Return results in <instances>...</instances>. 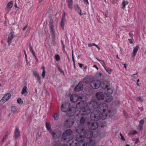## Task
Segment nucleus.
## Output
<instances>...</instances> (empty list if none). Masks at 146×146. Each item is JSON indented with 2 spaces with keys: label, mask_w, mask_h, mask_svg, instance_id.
<instances>
[{
  "label": "nucleus",
  "mask_w": 146,
  "mask_h": 146,
  "mask_svg": "<svg viewBox=\"0 0 146 146\" xmlns=\"http://www.w3.org/2000/svg\"><path fill=\"white\" fill-rule=\"evenodd\" d=\"M90 117L92 120L95 121H97L99 119H104L105 118L103 114L100 113L96 110L93 111L91 113Z\"/></svg>",
  "instance_id": "1"
},
{
  "label": "nucleus",
  "mask_w": 146,
  "mask_h": 146,
  "mask_svg": "<svg viewBox=\"0 0 146 146\" xmlns=\"http://www.w3.org/2000/svg\"><path fill=\"white\" fill-rule=\"evenodd\" d=\"M72 131L70 129H68L64 131L62 136V139L67 141L70 139L73 138L72 135Z\"/></svg>",
  "instance_id": "2"
},
{
  "label": "nucleus",
  "mask_w": 146,
  "mask_h": 146,
  "mask_svg": "<svg viewBox=\"0 0 146 146\" xmlns=\"http://www.w3.org/2000/svg\"><path fill=\"white\" fill-rule=\"evenodd\" d=\"M91 112V110L88 108L84 107L81 108L80 110V114H77L75 116L76 119L78 118L81 115H86L89 114Z\"/></svg>",
  "instance_id": "3"
},
{
  "label": "nucleus",
  "mask_w": 146,
  "mask_h": 146,
  "mask_svg": "<svg viewBox=\"0 0 146 146\" xmlns=\"http://www.w3.org/2000/svg\"><path fill=\"white\" fill-rule=\"evenodd\" d=\"M98 110L100 112V113H104L108 109V106L104 103H100L98 106Z\"/></svg>",
  "instance_id": "4"
},
{
  "label": "nucleus",
  "mask_w": 146,
  "mask_h": 146,
  "mask_svg": "<svg viewBox=\"0 0 146 146\" xmlns=\"http://www.w3.org/2000/svg\"><path fill=\"white\" fill-rule=\"evenodd\" d=\"M54 22L52 19H50L49 21V28L51 34L52 35V40H55V31L54 29Z\"/></svg>",
  "instance_id": "5"
},
{
  "label": "nucleus",
  "mask_w": 146,
  "mask_h": 146,
  "mask_svg": "<svg viewBox=\"0 0 146 146\" xmlns=\"http://www.w3.org/2000/svg\"><path fill=\"white\" fill-rule=\"evenodd\" d=\"M91 86L93 88H98L101 85V82L99 80H94L92 81L90 83Z\"/></svg>",
  "instance_id": "6"
},
{
  "label": "nucleus",
  "mask_w": 146,
  "mask_h": 146,
  "mask_svg": "<svg viewBox=\"0 0 146 146\" xmlns=\"http://www.w3.org/2000/svg\"><path fill=\"white\" fill-rule=\"evenodd\" d=\"M74 123L73 119L71 118H68L65 121L64 125L66 128H69L72 126Z\"/></svg>",
  "instance_id": "7"
},
{
  "label": "nucleus",
  "mask_w": 146,
  "mask_h": 146,
  "mask_svg": "<svg viewBox=\"0 0 146 146\" xmlns=\"http://www.w3.org/2000/svg\"><path fill=\"white\" fill-rule=\"evenodd\" d=\"M50 134L54 138H58L61 137V132L60 131L55 130L51 132Z\"/></svg>",
  "instance_id": "8"
},
{
  "label": "nucleus",
  "mask_w": 146,
  "mask_h": 146,
  "mask_svg": "<svg viewBox=\"0 0 146 146\" xmlns=\"http://www.w3.org/2000/svg\"><path fill=\"white\" fill-rule=\"evenodd\" d=\"M88 127L89 128L92 130H94L96 129L98 127V122H94L90 123H88Z\"/></svg>",
  "instance_id": "9"
},
{
  "label": "nucleus",
  "mask_w": 146,
  "mask_h": 146,
  "mask_svg": "<svg viewBox=\"0 0 146 146\" xmlns=\"http://www.w3.org/2000/svg\"><path fill=\"white\" fill-rule=\"evenodd\" d=\"M76 111V109L74 107H71L67 110L66 115L69 116H71L74 115Z\"/></svg>",
  "instance_id": "10"
},
{
  "label": "nucleus",
  "mask_w": 146,
  "mask_h": 146,
  "mask_svg": "<svg viewBox=\"0 0 146 146\" xmlns=\"http://www.w3.org/2000/svg\"><path fill=\"white\" fill-rule=\"evenodd\" d=\"M98 104L95 100H92L89 103V105L92 110H95L98 108Z\"/></svg>",
  "instance_id": "11"
},
{
  "label": "nucleus",
  "mask_w": 146,
  "mask_h": 146,
  "mask_svg": "<svg viewBox=\"0 0 146 146\" xmlns=\"http://www.w3.org/2000/svg\"><path fill=\"white\" fill-rule=\"evenodd\" d=\"M70 104L67 102H65L62 104L61 107V109L62 111L66 112L69 109Z\"/></svg>",
  "instance_id": "12"
},
{
  "label": "nucleus",
  "mask_w": 146,
  "mask_h": 146,
  "mask_svg": "<svg viewBox=\"0 0 146 146\" xmlns=\"http://www.w3.org/2000/svg\"><path fill=\"white\" fill-rule=\"evenodd\" d=\"M82 98L81 97H79L76 95H72L70 98V100L71 102H75L79 100H81Z\"/></svg>",
  "instance_id": "13"
},
{
  "label": "nucleus",
  "mask_w": 146,
  "mask_h": 146,
  "mask_svg": "<svg viewBox=\"0 0 146 146\" xmlns=\"http://www.w3.org/2000/svg\"><path fill=\"white\" fill-rule=\"evenodd\" d=\"M84 135L85 137L87 139L91 138L93 135V132L90 130H86L84 131Z\"/></svg>",
  "instance_id": "14"
},
{
  "label": "nucleus",
  "mask_w": 146,
  "mask_h": 146,
  "mask_svg": "<svg viewBox=\"0 0 146 146\" xmlns=\"http://www.w3.org/2000/svg\"><path fill=\"white\" fill-rule=\"evenodd\" d=\"M11 95L10 93H7L5 94L0 100L1 102L3 103L8 100L11 98Z\"/></svg>",
  "instance_id": "15"
},
{
  "label": "nucleus",
  "mask_w": 146,
  "mask_h": 146,
  "mask_svg": "<svg viewBox=\"0 0 146 146\" xmlns=\"http://www.w3.org/2000/svg\"><path fill=\"white\" fill-rule=\"evenodd\" d=\"M110 86L109 82L106 81H103L101 83L100 86L102 88L105 89Z\"/></svg>",
  "instance_id": "16"
},
{
  "label": "nucleus",
  "mask_w": 146,
  "mask_h": 146,
  "mask_svg": "<svg viewBox=\"0 0 146 146\" xmlns=\"http://www.w3.org/2000/svg\"><path fill=\"white\" fill-rule=\"evenodd\" d=\"M96 96L97 98L99 100H103L104 97V94L100 92H97L96 94Z\"/></svg>",
  "instance_id": "17"
},
{
  "label": "nucleus",
  "mask_w": 146,
  "mask_h": 146,
  "mask_svg": "<svg viewBox=\"0 0 146 146\" xmlns=\"http://www.w3.org/2000/svg\"><path fill=\"white\" fill-rule=\"evenodd\" d=\"M74 8L75 11L78 13L80 16H82L84 14L83 13H81L82 11L80 8L77 5H74Z\"/></svg>",
  "instance_id": "18"
},
{
  "label": "nucleus",
  "mask_w": 146,
  "mask_h": 146,
  "mask_svg": "<svg viewBox=\"0 0 146 146\" xmlns=\"http://www.w3.org/2000/svg\"><path fill=\"white\" fill-rule=\"evenodd\" d=\"M83 85L82 84L79 82L74 88V90L76 92H78L81 90L83 89Z\"/></svg>",
  "instance_id": "19"
},
{
  "label": "nucleus",
  "mask_w": 146,
  "mask_h": 146,
  "mask_svg": "<svg viewBox=\"0 0 146 146\" xmlns=\"http://www.w3.org/2000/svg\"><path fill=\"white\" fill-rule=\"evenodd\" d=\"M67 142H68L70 146H75L78 141H76V139L75 140L72 138L68 140Z\"/></svg>",
  "instance_id": "20"
},
{
  "label": "nucleus",
  "mask_w": 146,
  "mask_h": 146,
  "mask_svg": "<svg viewBox=\"0 0 146 146\" xmlns=\"http://www.w3.org/2000/svg\"><path fill=\"white\" fill-rule=\"evenodd\" d=\"M14 136L15 139L19 138L20 137V132L19 128L17 127L15 128V130L14 133Z\"/></svg>",
  "instance_id": "21"
},
{
  "label": "nucleus",
  "mask_w": 146,
  "mask_h": 146,
  "mask_svg": "<svg viewBox=\"0 0 146 146\" xmlns=\"http://www.w3.org/2000/svg\"><path fill=\"white\" fill-rule=\"evenodd\" d=\"M76 139L78 142L82 141L84 140V137L81 134H78L76 136Z\"/></svg>",
  "instance_id": "22"
},
{
  "label": "nucleus",
  "mask_w": 146,
  "mask_h": 146,
  "mask_svg": "<svg viewBox=\"0 0 146 146\" xmlns=\"http://www.w3.org/2000/svg\"><path fill=\"white\" fill-rule=\"evenodd\" d=\"M84 131V129L82 126L80 125L77 127L76 129V131L78 133H82Z\"/></svg>",
  "instance_id": "23"
},
{
  "label": "nucleus",
  "mask_w": 146,
  "mask_h": 146,
  "mask_svg": "<svg viewBox=\"0 0 146 146\" xmlns=\"http://www.w3.org/2000/svg\"><path fill=\"white\" fill-rule=\"evenodd\" d=\"M139 48V46L138 45H137L135 48H134L132 55V56L133 57H134L135 56Z\"/></svg>",
  "instance_id": "24"
},
{
  "label": "nucleus",
  "mask_w": 146,
  "mask_h": 146,
  "mask_svg": "<svg viewBox=\"0 0 146 146\" xmlns=\"http://www.w3.org/2000/svg\"><path fill=\"white\" fill-rule=\"evenodd\" d=\"M14 35L12 33H10L7 39L8 43L9 45H10L11 43V40L14 38Z\"/></svg>",
  "instance_id": "25"
},
{
  "label": "nucleus",
  "mask_w": 146,
  "mask_h": 146,
  "mask_svg": "<svg viewBox=\"0 0 146 146\" xmlns=\"http://www.w3.org/2000/svg\"><path fill=\"white\" fill-rule=\"evenodd\" d=\"M144 122L145 121L143 119H142L139 121L138 126L140 130H142L143 129V125Z\"/></svg>",
  "instance_id": "26"
},
{
  "label": "nucleus",
  "mask_w": 146,
  "mask_h": 146,
  "mask_svg": "<svg viewBox=\"0 0 146 146\" xmlns=\"http://www.w3.org/2000/svg\"><path fill=\"white\" fill-rule=\"evenodd\" d=\"M66 2L69 8L72 9L73 8V0H67Z\"/></svg>",
  "instance_id": "27"
},
{
  "label": "nucleus",
  "mask_w": 146,
  "mask_h": 146,
  "mask_svg": "<svg viewBox=\"0 0 146 146\" xmlns=\"http://www.w3.org/2000/svg\"><path fill=\"white\" fill-rule=\"evenodd\" d=\"M46 127L47 129L49 131L50 133L53 131L51 129V125L50 123H46Z\"/></svg>",
  "instance_id": "28"
},
{
  "label": "nucleus",
  "mask_w": 146,
  "mask_h": 146,
  "mask_svg": "<svg viewBox=\"0 0 146 146\" xmlns=\"http://www.w3.org/2000/svg\"><path fill=\"white\" fill-rule=\"evenodd\" d=\"M87 145V142L84 141L78 142V143L77 146H86Z\"/></svg>",
  "instance_id": "29"
},
{
  "label": "nucleus",
  "mask_w": 146,
  "mask_h": 146,
  "mask_svg": "<svg viewBox=\"0 0 146 146\" xmlns=\"http://www.w3.org/2000/svg\"><path fill=\"white\" fill-rule=\"evenodd\" d=\"M128 3L129 2L127 1L123 0L121 3L122 9H124L125 8V6L128 5Z\"/></svg>",
  "instance_id": "30"
},
{
  "label": "nucleus",
  "mask_w": 146,
  "mask_h": 146,
  "mask_svg": "<svg viewBox=\"0 0 146 146\" xmlns=\"http://www.w3.org/2000/svg\"><path fill=\"white\" fill-rule=\"evenodd\" d=\"M13 5V2L12 1H11L9 2L6 6V9H11Z\"/></svg>",
  "instance_id": "31"
},
{
  "label": "nucleus",
  "mask_w": 146,
  "mask_h": 146,
  "mask_svg": "<svg viewBox=\"0 0 146 146\" xmlns=\"http://www.w3.org/2000/svg\"><path fill=\"white\" fill-rule=\"evenodd\" d=\"M86 118L85 117L82 116L81 117L80 123L81 124H83L86 121Z\"/></svg>",
  "instance_id": "32"
},
{
  "label": "nucleus",
  "mask_w": 146,
  "mask_h": 146,
  "mask_svg": "<svg viewBox=\"0 0 146 146\" xmlns=\"http://www.w3.org/2000/svg\"><path fill=\"white\" fill-rule=\"evenodd\" d=\"M27 88L26 86H25L22 89L21 94H23L26 93V94H28V92L27 90Z\"/></svg>",
  "instance_id": "33"
},
{
  "label": "nucleus",
  "mask_w": 146,
  "mask_h": 146,
  "mask_svg": "<svg viewBox=\"0 0 146 146\" xmlns=\"http://www.w3.org/2000/svg\"><path fill=\"white\" fill-rule=\"evenodd\" d=\"M95 141L92 139L90 140L88 143V145L89 146H94L95 145Z\"/></svg>",
  "instance_id": "34"
},
{
  "label": "nucleus",
  "mask_w": 146,
  "mask_h": 146,
  "mask_svg": "<svg viewBox=\"0 0 146 146\" xmlns=\"http://www.w3.org/2000/svg\"><path fill=\"white\" fill-rule=\"evenodd\" d=\"M113 92V91L111 88H108L107 90L106 94L107 95L109 96Z\"/></svg>",
  "instance_id": "35"
},
{
  "label": "nucleus",
  "mask_w": 146,
  "mask_h": 146,
  "mask_svg": "<svg viewBox=\"0 0 146 146\" xmlns=\"http://www.w3.org/2000/svg\"><path fill=\"white\" fill-rule=\"evenodd\" d=\"M96 46L99 50H100V48L97 45H96V44H95L94 43H89V44H88V46L89 47H91L92 46Z\"/></svg>",
  "instance_id": "36"
},
{
  "label": "nucleus",
  "mask_w": 146,
  "mask_h": 146,
  "mask_svg": "<svg viewBox=\"0 0 146 146\" xmlns=\"http://www.w3.org/2000/svg\"><path fill=\"white\" fill-rule=\"evenodd\" d=\"M66 20H62L60 22V27L63 30H64V26Z\"/></svg>",
  "instance_id": "37"
},
{
  "label": "nucleus",
  "mask_w": 146,
  "mask_h": 146,
  "mask_svg": "<svg viewBox=\"0 0 146 146\" xmlns=\"http://www.w3.org/2000/svg\"><path fill=\"white\" fill-rule=\"evenodd\" d=\"M104 68L109 74H111V73L112 71V70L111 69L108 68L107 66H106Z\"/></svg>",
  "instance_id": "38"
},
{
  "label": "nucleus",
  "mask_w": 146,
  "mask_h": 146,
  "mask_svg": "<svg viewBox=\"0 0 146 146\" xmlns=\"http://www.w3.org/2000/svg\"><path fill=\"white\" fill-rule=\"evenodd\" d=\"M17 110V108L15 106H11V110L13 112L16 111Z\"/></svg>",
  "instance_id": "39"
},
{
  "label": "nucleus",
  "mask_w": 146,
  "mask_h": 146,
  "mask_svg": "<svg viewBox=\"0 0 146 146\" xmlns=\"http://www.w3.org/2000/svg\"><path fill=\"white\" fill-rule=\"evenodd\" d=\"M55 58L56 60L57 61H59L60 59V57L59 54H56L55 56Z\"/></svg>",
  "instance_id": "40"
},
{
  "label": "nucleus",
  "mask_w": 146,
  "mask_h": 146,
  "mask_svg": "<svg viewBox=\"0 0 146 146\" xmlns=\"http://www.w3.org/2000/svg\"><path fill=\"white\" fill-rule=\"evenodd\" d=\"M82 102H79L76 104V107L77 108L80 109L82 107Z\"/></svg>",
  "instance_id": "41"
},
{
  "label": "nucleus",
  "mask_w": 146,
  "mask_h": 146,
  "mask_svg": "<svg viewBox=\"0 0 146 146\" xmlns=\"http://www.w3.org/2000/svg\"><path fill=\"white\" fill-rule=\"evenodd\" d=\"M53 117L54 119L55 120H58L59 117L58 114L56 113L54 114Z\"/></svg>",
  "instance_id": "42"
},
{
  "label": "nucleus",
  "mask_w": 146,
  "mask_h": 146,
  "mask_svg": "<svg viewBox=\"0 0 146 146\" xmlns=\"http://www.w3.org/2000/svg\"><path fill=\"white\" fill-rule=\"evenodd\" d=\"M98 61L100 62V63L102 64V66L104 67L105 68L106 66L104 62V61L102 60H98Z\"/></svg>",
  "instance_id": "43"
},
{
  "label": "nucleus",
  "mask_w": 146,
  "mask_h": 146,
  "mask_svg": "<svg viewBox=\"0 0 146 146\" xmlns=\"http://www.w3.org/2000/svg\"><path fill=\"white\" fill-rule=\"evenodd\" d=\"M143 98H141V97H137L136 98V100L138 102H142L143 101Z\"/></svg>",
  "instance_id": "44"
},
{
  "label": "nucleus",
  "mask_w": 146,
  "mask_h": 146,
  "mask_svg": "<svg viewBox=\"0 0 146 146\" xmlns=\"http://www.w3.org/2000/svg\"><path fill=\"white\" fill-rule=\"evenodd\" d=\"M7 137L6 136V135H4L3 136V137L1 140V144H2L4 142L5 140L6 139Z\"/></svg>",
  "instance_id": "45"
},
{
  "label": "nucleus",
  "mask_w": 146,
  "mask_h": 146,
  "mask_svg": "<svg viewBox=\"0 0 146 146\" xmlns=\"http://www.w3.org/2000/svg\"><path fill=\"white\" fill-rule=\"evenodd\" d=\"M63 19L66 21V19H65V12H63V13L62 20Z\"/></svg>",
  "instance_id": "46"
},
{
  "label": "nucleus",
  "mask_w": 146,
  "mask_h": 146,
  "mask_svg": "<svg viewBox=\"0 0 146 146\" xmlns=\"http://www.w3.org/2000/svg\"><path fill=\"white\" fill-rule=\"evenodd\" d=\"M41 135V134L40 132H38L37 133L36 135V138L37 139H38L39 138Z\"/></svg>",
  "instance_id": "47"
},
{
  "label": "nucleus",
  "mask_w": 146,
  "mask_h": 146,
  "mask_svg": "<svg viewBox=\"0 0 146 146\" xmlns=\"http://www.w3.org/2000/svg\"><path fill=\"white\" fill-rule=\"evenodd\" d=\"M33 74L36 77L39 75V74L36 71H34L33 72Z\"/></svg>",
  "instance_id": "48"
},
{
  "label": "nucleus",
  "mask_w": 146,
  "mask_h": 146,
  "mask_svg": "<svg viewBox=\"0 0 146 146\" xmlns=\"http://www.w3.org/2000/svg\"><path fill=\"white\" fill-rule=\"evenodd\" d=\"M36 78L37 80H38V82H39V83H41V82L40 81V77L39 76V75H38V76H37L36 77Z\"/></svg>",
  "instance_id": "49"
},
{
  "label": "nucleus",
  "mask_w": 146,
  "mask_h": 146,
  "mask_svg": "<svg viewBox=\"0 0 146 146\" xmlns=\"http://www.w3.org/2000/svg\"><path fill=\"white\" fill-rule=\"evenodd\" d=\"M29 50L31 52L32 51H33V47H32V46H31V44H29Z\"/></svg>",
  "instance_id": "50"
},
{
  "label": "nucleus",
  "mask_w": 146,
  "mask_h": 146,
  "mask_svg": "<svg viewBox=\"0 0 146 146\" xmlns=\"http://www.w3.org/2000/svg\"><path fill=\"white\" fill-rule=\"evenodd\" d=\"M17 102L19 104H21L22 102V100L20 98H19L17 99Z\"/></svg>",
  "instance_id": "51"
},
{
  "label": "nucleus",
  "mask_w": 146,
  "mask_h": 146,
  "mask_svg": "<svg viewBox=\"0 0 146 146\" xmlns=\"http://www.w3.org/2000/svg\"><path fill=\"white\" fill-rule=\"evenodd\" d=\"M120 135L121 137V139L123 140V141H125V139L124 138L122 135V134L121 133H120Z\"/></svg>",
  "instance_id": "52"
},
{
  "label": "nucleus",
  "mask_w": 146,
  "mask_h": 146,
  "mask_svg": "<svg viewBox=\"0 0 146 146\" xmlns=\"http://www.w3.org/2000/svg\"><path fill=\"white\" fill-rule=\"evenodd\" d=\"M45 71H43L42 72V76L43 78H44V77L45 76Z\"/></svg>",
  "instance_id": "53"
},
{
  "label": "nucleus",
  "mask_w": 146,
  "mask_h": 146,
  "mask_svg": "<svg viewBox=\"0 0 146 146\" xmlns=\"http://www.w3.org/2000/svg\"><path fill=\"white\" fill-rule=\"evenodd\" d=\"M83 1L84 3L88 4H89L88 0H83Z\"/></svg>",
  "instance_id": "54"
},
{
  "label": "nucleus",
  "mask_w": 146,
  "mask_h": 146,
  "mask_svg": "<svg viewBox=\"0 0 146 146\" xmlns=\"http://www.w3.org/2000/svg\"><path fill=\"white\" fill-rule=\"evenodd\" d=\"M128 40L129 41V42L130 43L132 44L133 43V42L132 40L131 39H128Z\"/></svg>",
  "instance_id": "55"
},
{
  "label": "nucleus",
  "mask_w": 146,
  "mask_h": 146,
  "mask_svg": "<svg viewBox=\"0 0 146 146\" xmlns=\"http://www.w3.org/2000/svg\"><path fill=\"white\" fill-rule=\"evenodd\" d=\"M137 132L136 131L134 130V131H133V133H132L133 134H137Z\"/></svg>",
  "instance_id": "56"
},
{
  "label": "nucleus",
  "mask_w": 146,
  "mask_h": 146,
  "mask_svg": "<svg viewBox=\"0 0 146 146\" xmlns=\"http://www.w3.org/2000/svg\"><path fill=\"white\" fill-rule=\"evenodd\" d=\"M28 26L27 25H25L24 27L23 28V31H24L27 28V27Z\"/></svg>",
  "instance_id": "57"
},
{
  "label": "nucleus",
  "mask_w": 146,
  "mask_h": 146,
  "mask_svg": "<svg viewBox=\"0 0 146 146\" xmlns=\"http://www.w3.org/2000/svg\"><path fill=\"white\" fill-rule=\"evenodd\" d=\"M129 36L130 37H131V38H133V35L132 33H129Z\"/></svg>",
  "instance_id": "58"
},
{
  "label": "nucleus",
  "mask_w": 146,
  "mask_h": 146,
  "mask_svg": "<svg viewBox=\"0 0 146 146\" xmlns=\"http://www.w3.org/2000/svg\"><path fill=\"white\" fill-rule=\"evenodd\" d=\"M86 80V78H84L83 79V81L84 82L86 83V84H88V82H87L86 81H85V80Z\"/></svg>",
  "instance_id": "59"
},
{
  "label": "nucleus",
  "mask_w": 146,
  "mask_h": 146,
  "mask_svg": "<svg viewBox=\"0 0 146 146\" xmlns=\"http://www.w3.org/2000/svg\"><path fill=\"white\" fill-rule=\"evenodd\" d=\"M24 52L25 56V58H26V60H27V54L26 53V52L25 50H24Z\"/></svg>",
  "instance_id": "60"
},
{
  "label": "nucleus",
  "mask_w": 146,
  "mask_h": 146,
  "mask_svg": "<svg viewBox=\"0 0 146 146\" xmlns=\"http://www.w3.org/2000/svg\"><path fill=\"white\" fill-rule=\"evenodd\" d=\"M78 64L79 67L80 68H82V67L83 65L82 64H81L80 63H78Z\"/></svg>",
  "instance_id": "61"
},
{
  "label": "nucleus",
  "mask_w": 146,
  "mask_h": 146,
  "mask_svg": "<svg viewBox=\"0 0 146 146\" xmlns=\"http://www.w3.org/2000/svg\"><path fill=\"white\" fill-rule=\"evenodd\" d=\"M52 42L53 45H55V40H52Z\"/></svg>",
  "instance_id": "62"
},
{
  "label": "nucleus",
  "mask_w": 146,
  "mask_h": 146,
  "mask_svg": "<svg viewBox=\"0 0 146 146\" xmlns=\"http://www.w3.org/2000/svg\"><path fill=\"white\" fill-rule=\"evenodd\" d=\"M8 131H7L6 132V133H5V135H6V137H7V135H8Z\"/></svg>",
  "instance_id": "63"
},
{
  "label": "nucleus",
  "mask_w": 146,
  "mask_h": 146,
  "mask_svg": "<svg viewBox=\"0 0 146 146\" xmlns=\"http://www.w3.org/2000/svg\"><path fill=\"white\" fill-rule=\"evenodd\" d=\"M93 67H95L96 69H97V70L98 69V68L97 67V66L96 65H94L93 66Z\"/></svg>",
  "instance_id": "64"
}]
</instances>
